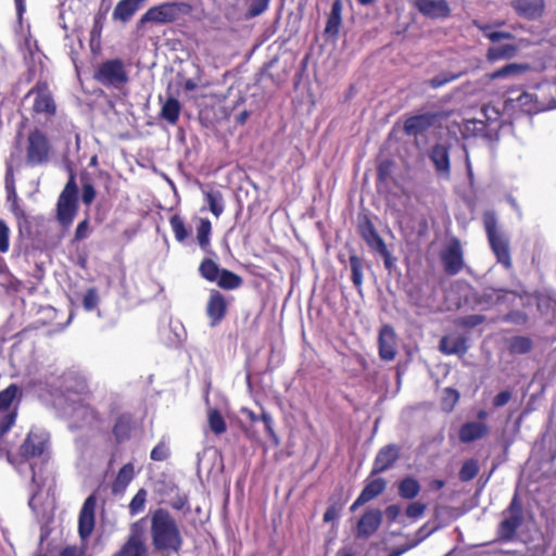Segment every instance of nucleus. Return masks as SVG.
<instances>
[{
	"label": "nucleus",
	"instance_id": "nucleus-13",
	"mask_svg": "<svg viewBox=\"0 0 556 556\" xmlns=\"http://www.w3.org/2000/svg\"><path fill=\"white\" fill-rule=\"evenodd\" d=\"M179 13V4L176 2H165L150 8L141 17V23L166 24L174 22Z\"/></svg>",
	"mask_w": 556,
	"mask_h": 556
},
{
	"label": "nucleus",
	"instance_id": "nucleus-53",
	"mask_svg": "<svg viewBox=\"0 0 556 556\" xmlns=\"http://www.w3.org/2000/svg\"><path fill=\"white\" fill-rule=\"evenodd\" d=\"M81 201L86 205H90L96 198V190L91 182L87 181L85 177H81Z\"/></svg>",
	"mask_w": 556,
	"mask_h": 556
},
{
	"label": "nucleus",
	"instance_id": "nucleus-16",
	"mask_svg": "<svg viewBox=\"0 0 556 556\" xmlns=\"http://www.w3.org/2000/svg\"><path fill=\"white\" fill-rule=\"evenodd\" d=\"M428 156L434 166L437 175L443 179H450V147L444 143H435L429 150Z\"/></svg>",
	"mask_w": 556,
	"mask_h": 556
},
{
	"label": "nucleus",
	"instance_id": "nucleus-64",
	"mask_svg": "<svg viewBox=\"0 0 556 556\" xmlns=\"http://www.w3.org/2000/svg\"><path fill=\"white\" fill-rule=\"evenodd\" d=\"M486 38L492 42H498L504 39H507V40L514 39L515 36H514V34H511L509 31H493V33H488Z\"/></svg>",
	"mask_w": 556,
	"mask_h": 556
},
{
	"label": "nucleus",
	"instance_id": "nucleus-50",
	"mask_svg": "<svg viewBox=\"0 0 556 556\" xmlns=\"http://www.w3.org/2000/svg\"><path fill=\"white\" fill-rule=\"evenodd\" d=\"M459 77H460V74L440 73L437 76H434L433 78H431L428 81V85L433 89H438V88L445 86L448 83L456 80Z\"/></svg>",
	"mask_w": 556,
	"mask_h": 556
},
{
	"label": "nucleus",
	"instance_id": "nucleus-2",
	"mask_svg": "<svg viewBox=\"0 0 556 556\" xmlns=\"http://www.w3.org/2000/svg\"><path fill=\"white\" fill-rule=\"evenodd\" d=\"M63 415L71 430H100L102 418L89 402V389L85 378L68 375L64 386Z\"/></svg>",
	"mask_w": 556,
	"mask_h": 556
},
{
	"label": "nucleus",
	"instance_id": "nucleus-12",
	"mask_svg": "<svg viewBox=\"0 0 556 556\" xmlns=\"http://www.w3.org/2000/svg\"><path fill=\"white\" fill-rule=\"evenodd\" d=\"M418 12L432 20H444L451 15V8L446 0H408Z\"/></svg>",
	"mask_w": 556,
	"mask_h": 556
},
{
	"label": "nucleus",
	"instance_id": "nucleus-51",
	"mask_svg": "<svg viewBox=\"0 0 556 556\" xmlns=\"http://www.w3.org/2000/svg\"><path fill=\"white\" fill-rule=\"evenodd\" d=\"M169 456L168 443L163 439L151 451L150 457L154 462L166 460Z\"/></svg>",
	"mask_w": 556,
	"mask_h": 556
},
{
	"label": "nucleus",
	"instance_id": "nucleus-20",
	"mask_svg": "<svg viewBox=\"0 0 556 556\" xmlns=\"http://www.w3.org/2000/svg\"><path fill=\"white\" fill-rule=\"evenodd\" d=\"M226 313L227 303L225 296L219 291L212 290L206 305V314L211 319V326H217L225 318Z\"/></svg>",
	"mask_w": 556,
	"mask_h": 556
},
{
	"label": "nucleus",
	"instance_id": "nucleus-8",
	"mask_svg": "<svg viewBox=\"0 0 556 556\" xmlns=\"http://www.w3.org/2000/svg\"><path fill=\"white\" fill-rule=\"evenodd\" d=\"M93 77L102 86L114 89H122L129 81L125 63L121 59L102 62L96 70Z\"/></svg>",
	"mask_w": 556,
	"mask_h": 556
},
{
	"label": "nucleus",
	"instance_id": "nucleus-52",
	"mask_svg": "<svg viewBox=\"0 0 556 556\" xmlns=\"http://www.w3.org/2000/svg\"><path fill=\"white\" fill-rule=\"evenodd\" d=\"M270 0H252L247 11L248 17H256L263 14L269 5Z\"/></svg>",
	"mask_w": 556,
	"mask_h": 556
},
{
	"label": "nucleus",
	"instance_id": "nucleus-37",
	"mask_svg": "<svg viewBox=\"0 0 556 556\" xmlns=\"http://www.w3.org/2000/svg\"><path fill=\"white\" fill-rule=\"evenodd\" d=\"M351 271H352V281L355 288L357 289L358 293H362V287H363V270H364V261L362 257L357 256L356 254L350 255L349 258Z\"/></svg>",
	"mask_w": 556,
	"mask_h": 556
},
{
	"label": "nucleus",
	"instance_id": "nucleus-26",
	"mask_svg": "<svg viewBox=\"0 0 556 556\" xmlns=\"http://www.w3.org/2000/svg\"><path fill=\"white\" fill-rule=\"evenodd\" d=\"M142 3V0H121L114 8L113 20L128 22L141 8Z\"/></svg>",
	"mask_w": 556,
	"mask_h": 556
},
{
	"label": "nucleus",
	"instance_id": "nucleus-47",
	"mask_svg": "<svg viewBox=\"0 0 556 556\" xmlns=\"http://www.w3.org/2000/svg\"><path fill=\"white\" fill-rule=\"evenodd\" d=\"M479 472L478 463L475 459L465 462L459 470V479L463 482L472 480Z\"/></svg>",
	"mask_w": 556,
	"mask_h": 556
},
{
	"label": "nucleus",
	"instance_id": "nucleus-46",
	"mask_svg": "<svg viewBox=\"0 0 556 556\" xmlns=\"http://www.w3.org/2000/svg\"><path fill=\"white\" fill-rule=\"evenodd\" d=\"M147 491L144 489L138 490L132 500L129 503V514L131 516H136L144 509V505L147 502Z\"/></svg>",
	"mask_w": 556,
	"mask_h": 556
},
{
	"label": "nucleus",
	"instance_id": "nucleus-44",
	"mask_svg": "<svg viewBox=\"0 0 556 556\" xmlns=\"http://www.w3.org/2000/svg\"><path fill=\"white\" fill-rule=\"evenodd\" d=\"M208 426L215 434H222L227 430L225 419L217 409H210Z\"/></svg>",
	"mask_w": 556,
	"mask_h": 556
},
{
	"label": "nucleus",
	"instance_id": "nucleus-40",
	"mask_svg": "<svg viewBox=\"0 0 556 556\" xmlns=\"http://www.w3.org/2000/svg\"><path fill=\"white\" fill-rule=\"evenodd\" d=\"M169 224L178 242L184 243L190 237L191 231L187 229L184 219L179 215H173L169 218Z\"/></svg>",
	"mask_w": 556,
	"mask_h": 556
},
{
	"label": "nucleus",
	"instance_id": "nucleus-61",
	"mask_svg": "<svg viewBox=\"0 0 556 556\" xmlns=\"http://www.w3.org/2000/svg\"><path fill=\"white\" fill-rule=\"evenodd\" d=\"M511 399V392L508 390L500 392L494 396L492 404L494 407L498 408L506 405Z\"/></svg>",
	"mask_w": 556,
	"mask_h": 556
},
{
	"label": "nucleus",
	"instance_id": "nucleus-29",
	"mask_svg": "<svg viewBox=\"0 0 556 556\" xmlns=\"http://www.w3.org/2000/svg\"><path fill=\"white\" fill-rule=\"evenodd\" d=\"M506 294H513V292L506 289H495L488 287L484 288L478 295L477 303L480 305L492 306L502 303Z\"/></svg>",
	"mask_w": 556,
	"mask_h": 556
},
{
	"label": "nucleus",
	"instance_id": "nucleus-32",
	"mask_svg": "<svg viewBox=\"0 0 556 556\" xmlns=\"http://www.w3.org/2000/svg\"><path fill=\"white\" fill-rule=\"evenodd\" d=\"M132 429V419L128 414H122L117 417L114 427L113 434L117 442H124L130 438Z\"/></svg>",
	"mask_w": 556,
	"mask_h": 556
},
{
	"label": "nucleus",
	"instance_id": "nucleus-33",
	"mask_svg": "<svg viewBox=\"0 0 556 556\" xmlns=\"http://www.w3.org/2000/svg\"><path fill=\"white\" fill-rule=\"evenodd\" d=\"M479 115V118L484 119L489 124V134L498 135L502 126L500 112L494 106L484 105Z\"/></svg>",
	"mask_w": 556,
	"mask_h": 556
},
{
	"label": "nucleus",
	"instance_id": "nucleus-21",
	"mask_svg": "<svg viewBox=\"0 0 556 556\" xmlns=\"http://www.w3.org/2000/svg\"><path fill=\"white\" fill-rule=\"evenodd\" d=\"M379 356L383 361H393L396 355V337L391 326L384 325L379 331Z\"/></svg>",
	"mask_w": 556,
	"mask_h": 556
},
{
	"label": "nucleus",
	"instance_id": "nucleus-7",
	"mask_svg": "<svg viewBox=\"0 0 556 556\" xmlns=\"http://www.w3.org/2000/svg\"><path fill=\"white\" fill-rule=\"evenodd\" d=\"M68 180L59 195L56 204V217L63 227L72 225L78 210V187L75 173L70 168Z\"/></svg>",
	"mask_w": 556,
	"mask_h": 556
},
{
	"label": "nucleus",
	"instance_id": "nucleus-11",
	"mask_svg": "<svg viewBox=\"0 0 556 556\" xmlns=\"http://www.w3.org/2000/svg\"><path fill=\"white\" fill-rule=\"evenodd\" d=\"M440 257L444 271L450 276L457 275L465 265L459 240L452 239L446 248L441 252Z\"/></svg>",
	"mask_w": 556,
	"mask_h": 556
},
{
	"label": "nucleus",
	"instance_id": "nucleus-45",
	"mask_svg": "<svg viewBox=\"0 0 556 556\" xmlns=\"http://www.w3.org/2000/svg\"><path fill=\"white\" fill-rule=\"evenodd\" d=\"M7 201L10 204V211L14 215V217L17 219L18 227L21 228L23 223L27 222V215L24 211V208L18 203V197L15 192V197L12 198L11 194H7Z\"/></svg>",
	"mask_w": 556,
	"mask_h": 556
},
{
	"label": "nucleus",
	"instance_id": "nucleus-34",
	"mask_svg": "<svg viewBox=\"0 0 556 556\" xmlns=\"http://www.w3.org/2000/svg\"><path fill=\"white\" fill-rule=\"evenodd\" d=\"M342 4L340 0H336L331 5V11L327 20L325 33L329 36H337L341 25Z\"/></svg>",
	"mask_w": 556,
	"mask_h": 556
},
{
	"label": "nucleus",
	"instance_id": "nucleus-19",
	"mask_svg": "<svg viewBox=\"0 0 556 556\" xmlns=\"http://www.w3.org/2000/svg\"><path fill=\"white\" fill-rule=\"evenodd\" d=\"M358 231L363 240L375 252L383 249L386 245L368 215H363L358 218Z\"/></svg>",
	"mask_w": 556,
	"mask_h": 556
},
{
	"label": "nucleus",
	"instance_id": "nucleus-5",
	"mask_svg": "<svg viewBox=\"0 0 556 556\" xmlns=\"http://www.w3.org/2000/svg\"><path fill=\"white\" fill-rule=\"evenodd\" d=\"M523 522V505L518 494L515 493L509 505L502 511V520L496 529V541L504 543L513 542Z\"/></svg>",
	"mask_w": 556,
	"mask_h": 556
},
{
	"label": "nucleus",
	"instance_id": "nucleus-17",
	"mask_svg": "<svg viewBox=\"0 0 556 556\" xmlns=\"http://www.w3.org/2000/svg\"><path fill=\"white\" fill-rule=\"evenodd\" d=\"M382 522V513L378 508L367 509L359 518L356 527V536L367 539L372 535Z\"/></svg>",
	"mask_w": 556,
	"mask_h": 556
},
{
	"label": "nucleus",
	"instance_id": "nucleus-43",
	"mask_svg": "<svg viewBox=\"0 0 556 556\" xmlns=\"http://www.w3.org/2000/svg\"><path fill=\"white\" fill-rule=\"evenodd\" d=\"M459 400V392L453 388H445L441 400V407L444 412L450 413L454 409Z\"/></svg>",
	"mask_w": 556,
	"mask_h": 556
},
{
	"label": "nucleus",
	"instance_id": "nucleus-22",
	"mask_svg": "<svg viewBox=\"0 0 556 556\" xmlns=\"http://www.w3.org/2000/svg\"><path fill=\"white\" fill-rule=\"evenodd\" d=\"M435 115L432 113H424L408 117L404 122V132L407 136H418L427 131L433 126Z\"/></svg>",
	"mask_w": 556,
	"mask_h": 556
},
{
	"label": "nucleus",
	"instance_id": "nucleus-23",
	"mask_svg": "<svg viewBox=\"0 0 556 556\" xmlns=\"http://www.w3.org/2000/svg\"><path fill=\"white\" fill-rule=\"evenodd\" d=\"M460 130L463 136L466 138L479 137L488 141H494L498 138V135L489 134V124L479 117L466 119Z\"/></svg>",
	"mask_w": 556,
	"mask_h": 556
},
{
	"label": "nucleus",
	"instance_id": "nucleus-25",
	"mask_svg": "<svg viewBox=\"0 0 556 556\" xmlns=\"http://www.w3.org/2000/svg\"><path fill=\"white\" fill-rule=\"evenodd\" d=\"M489 432L485 424L478 421L465 422L458 432V438L462 443H471L476 440L482 439Z\"/></svg>",
	"mask_w": 556,
	"mask_h": 556
},
{
	"label": "nucleus",
	"instance_id": "nucleus-39",
	"mask_svg": "<svg viewBox=\"0 0 556 556\" xmlns=\"http://www.w3.org/2000/svg\"><path fill=\"white\" fill-rule=\"evenodd\" d=\"M204 195L210 211L216 217H219L224 212V199L222 192L218 190H210L206 191Z\"/></svg>",
	"mask_w": 556,
	"mask_h": 556
},
{
	"label": "nucleus",
	"instance_id": "nucleus-49",
	"mask_svg": "<svg viewBox=\"0 0 556 556\" xmlns=\"http://www.w3.org/2000/svg\"><path fill=\"white\" fill-rule=\"evenodd\" d=\"M526 68H527V66H525V65L517 64V63H510V64H507V65L503 66L502 68L495 71L491 75V77L493 79L504 78V77H507V76H510V75L520 74Z\"/></svg>",
	"mask_w": 556,
	"mask_h": 556
},
{
	"label": "nucleus",
	"instance_id": "nucleus-24",
	"mask_svg": "<svg viewBox=\"0 0 556 556\" xmlns=\"http://www.w3.org/2000/svg\"><path fill=\"white\" fill-rule=\"evenodd\" d=\"M439 350L446 355L464 356L468 351V345L463 336H444L440 340Z\"/></svg>",
	"mask_w": 556,
	"mask_h": 556
},
{
	"label": "nucleus",
	"instance_id": "nucleus-38",
	"mask_svg": "<svg viewBox=\"0 0 556 556\" xmlns=\"http://www.w3.org/2000/svg\"><path fill=\"white\" fill-rule=\"evenodd\" d=\"M216 281L220 288L226 290H233L242 285V278L228 269H222Z\"/></svg>",
	"mask_w": 556,
	"mask_h": 556
},
{
	"label": "nucleus",
	"instance_id": "nucleus-31",
	"mask_svg": "<svg viewBox=\"0 0 556 556\" xmlns=\"http://www.w3.org/2000/svg\"><path fill=\"white\" fill-rule=\"evenodd\" d=\"M420 490L421 485L414 477H405L397 482V494L403 500H414Z\"/></svg>",
	"mask_w": 556,
	"mask_h": 556
},
{
	"label": "nucleus",
	"instance_id": "nucleus-15",
	"mask_svg": "<svg viewBox=\"0 0 556 556\" xmlns=\"http://www.w3.org/2000/svg\"><path fill=\"white\" fill-rule=\"evenodd\" d=\"M97 496L90 494L84 502L78 518V533L83 540L89 538L94 529Z\"/></svg>",
	"mask_w": 556,
	"mask_h": 556
},
{
	"label": "nucleus",
	"instance_id": "nucleus-14",
	"mask_svg": "<svg viewBox=\"0 0 556 556\" xmlns=\"http://www.w3.org/2000/svg\"><path fill=\"white\" fill-rule=\"evenodd\" d=\"M400 446L396 444H388L381 447L374 459L370 477H375L393 468L400 458Z\"/></svg>",
	"mask_w": 556,
	"mask_h": 556
},
{
	"label": "nucleus",
	"instance_id": "nucleus-6",
	"mask_svg": "<svg viewBox=\"0 0 556 556\" xmlns=\"http://www.w3.org/2000/svg\"><path fill=\"white\" fill-rule=\"evenodd\" d=\"M484 230L496 260L506 269L511 267L509 241L507 237L497 229V216L493 211L483 214Z\"/></svg>",
	"mask_w": 556,
	"mask_h": 556
},
{
	"label": "nucleus",
	"instance_id": "nucleus-57",
	"mask_svg": "<svg viewBox=\"0 0 556 556\" xmlns=\"http://www.w3.org/2000/svg\"><path fill=\"white\" fill-rule=\"evenodd\" d=\"M392 173V162L382 161L377 168V178L379 182H386Z\"/></svg>",
	"mask_w": 556,
	"mask_h": 556
},
{
	"label": "nucleus",
	"instance_id": "nucleus-1",
	"mask_svg": "<svg viewBox=\"0 0 556 556\" xmlns=\"http://www.w3.org/2000/svg\"><path fill=\"white\" fill-rule=\"evenodd\" d=\"M18 392L16 384H10L0 392V458L5 455L16 472L30 480L28 505L33 508L35 497L47 480L49 434L42 430H30L17 452L10 450L11 444L4 435L16 419V408H12V403Z\"/></svg>",
	"mask_w": 556,
	"mask_h": 556
},
{
	"label": "nucleus",
	"instance_id": "nucleus-35",
	"mask_svg": "<svg viewBox=\"0 0 556 556\" xmlns=\"http://www.w3.org/2000/svg\"><path fill=\"white\" fill-rule=\"evenodd\" d=\"M181 105L176 98H168L162 105L161 117L170 125H175L180 115Z\"/></svg>",
	"mask_w": 556,
	"mask_h": 556
},
{
	"label": "nucleus",
	"instance_id": "nucleus-18",
	"mask_svg": "<svg viewBox=\"0 0 556 556\" xmlns=\"http://www.w3.org/2000/svg\"><path fill=\"white\" fill-rule=\"evenodd\" d=\"M510 5L520 17L529 21L539 20L545 10L544 0H513Z\"/></svg>",
	"mask_w": 556,
	"mask_h": 556
},
{
	"label": "nucleus",
	"instance_id": "nucleus-55",
	"mask_svg": "<svg viewBox=\"0 0 556 556\" xmlns=\"http://www.w3.org/2000/svg\"><path fill=\"white\" fill-rule=\"evenodd\" d=\"M426 508V504L421 502H412L406 507L405 514L410 519H418L424 516Z\"/></svg>",
	"mask_w": 556,
	"mask_h": 556
},
{
	"label": "nucleus",
	"instance_id": "nucleus-63",
	"mask_svg": "<svg viewBox=\"0 0 556 556\" xmlns=\"http://www.w3.org/2000/svg\"><path fill=\"white\" fill-rule=\"evenodd\" d=\"M484 321V316L482 315H469L462 319V325L464 327L473 328Z\"/></svg>",
	"mask_w": 556,
	"mask_h": 556
},
{
	"label": "nucleus",
	"instance_id": "nucleus-60",
	"mask_svg": "<svg viewBox=\"0 0 556 556\" xmlns=\"http://www.w3.org/2000/svg\"><path fill=\"white\" fill-rule=\"evenodd\" d=\"M533 100H534V96L529 92H521L516 99L518 105L527 112L532 111Z\"/></svg>",
	"mask_w": 556,
	"mask_h": 556
},
{
	"label": "nucleus",
	"instance_id": "nucleus-28",
	"mask_svg": "<svg viewBox=\"0 0 556 556\" xmlns=\"http://www.w3.org/2000/svg\"><path fill=\"white\" fill-rule=\"evenodd\" d=\"M135 478V466L131 463L125 464L117 472L112 483V493L122 494Z\"/></svg>",
	"mask_w": 556,
	"mask_h": 556
},
{
	"label": "nucleus",
	"instance_id": "nucleus-58",
	"mask_svg": "<svg viewBox=\"0 0 556 556\" xmlns=\"http://www.w3.org/2000/svg\"><path fill=\"white\" fill-rule=\"evenodd\" d=\"M90 233V226L88 218H85L83 222H80L77 225V228L75 230L74 240L75 241H81L86 238H88Z\"/></svg>",
	"mask_w": 556,
	"mask_h": 556
},
{
	"label": "nucleus",
	"instance_id": "nucleus-42",
	"mask_svg": "<svg viewBox=\"0 0 556 556\" xmlns=\"http://www.w3.org/2000/svg\"><path fill=\"white\" fill-rule=\"evenodd\" d=\"M532 340L528 337L517 336L510 340L509 349L513 353L526 354L532 350Z\"/></svg>",
	"mask_w": 556,
	"mask_h": 556
},
{
	"label": "nucleus",
	"instance_id": "nucleus-4",
	"mask_svg": "<svg viewBox=\"0 0 556 556\" xmlns=\"http://www.w3.org/2000/svg\"><path fill=\"white\" fill-rule=\"evenodd\" d=\"M52 147L47 135L35 128L30 130L23 143L22 131H18L15 136L14 150L11 153V160H17L20 154L24 153V159L20 160V163H24L28 167L45 166L50 162Z\"/></svg>",
	"mask_w": 556,
	"mask_h": 556
},
{
	"label": "nucleus",
	"instance_id": "nucleus-62",
	"mask_svg": "<svg viewBox=\"0 0 556 556\" xmlns=\"http://www.w3.org/2000/svg\"><path fill=\"white\" fill-rule=\"evenodd\" d=\"M4 184H5L7 194H11V197L14 198L16 190H15V182H14V177H13L11 167H8V169H7Z\"/></svg>",
	"mask_w": 556,
	"mask_h": 556
},
{
	"label": "nucleus",
	"instance_id": "nucleus-36",
	"mask_svg": "<svg viewBox=\"0 0 556 556\" xmlns=\"http://www.w3.org/2000/svg\"><path fill=\"white\" fill-rule=\"evenodd\" d=\"M212 224L206 218H200L197 227V240L204 252H210Z\"/></svg>",
	"mask_w": 556,
	"mask_h": 556
},
{
	"label": "nucleus",
	"instance_id": "nucleus-41",
	"mask_svg": "<svg viewBox=\"0 0 556 556\" xmlns=\"http://www.w3.org/2000/svg\"><path fill=\"white\" fill-rule=\"evenodd\" d=\"M220 270L222 269L219 268L217 263H215L211 258H204L199 267L200 275L211 282L217 280Z\"/></svg>",
	"mask_w": 556,
	"mask_h": 556
},
{
	"label": "nucleus",
	"instance_id": "nucleus-27",
	"mask_svg": "<svg viewBox=\"0 0 556 556\" xmlns=\"http://www.w3.org/2000/svg\"><path fill=\"white\" fill-rule=\"evenodd\" d=\"M387 488V481L383 478H374L369 476L366 484L358 495V502H370L379 496Z\"/></svg>",
	"mask_w": 556,
	"mask_h": 556
},
{
	"label": "nucleus",
	"instance_id": "nucleus-54",
	"mask_svg": "<svg viewBox=\"0 0 556 556\" xmlns=\"http://www.w3.org/2000/svg\"><path fill=\"white\" fill-rule=\"evenodd\" d=\"M10 248V228L8 224L0 218V252L7 253Z\"/></svg>",
	"mask_w": 556,
	"mask_h": 556
},
{
	"label": "nucleus",
	"instance_id": "nucleus-48",
	"mask_svg": "<svg viewBox=\"0 0 556 556\" xmlns=\"http://www.w3.org/2000/svg\"><path fill=\"white\" fill-rule=\"evenodd\" d=\"M83 307L87 312H91L96 309L100 303V295L96 288L87 289L86 293L83 296Z\"/></svg>",
	"mask_w": 556,
	"mask_h": 556
},
{
	"label": "nucleus",
	"instance_id": "nucleus-3",
	"mask_svg": "<svg viewBox=\"0 0 556 556\" xmlns=\"http://www.w3.org/2000/svg\"><path fill=\"white\" fill-rule=\"evenodd\" d=\"M151 543L155 552L177 554L182 547L184 539L175 518L164 508L150 514Z\"/></svg>",
	"mask_w": 556,
	"mask_h": 556
},
{
	"label": "nucleus",
	"instance_id": "nucleus-59",
	"mask_svg": "<svg viewBox=\"0 0 556 556\" xmlns=\"http://www.w3.org/2000/svg\"><path fill=\"white\" fill-rule=\"evenodd\" d=\"M342 510V504H332L330 505L324 514V522L336 521L340 517V513Z\"/></svg>",
	"mask_w": 556,
	"mask_h": 556
},
{
	"label": "nucleus",
	"instance_id": "nucleus-9",
	"mask_svg": "<svg viewBox=\"0 0 556 556\" xmlns=\"http://www.w3.org/2000/svg\"><path fill=\"white\" fill-rule=\"evenodd\" d=\"M25 97H34V113L43 114L48 117L55 114L56 105L47 81L38 80Z\"/></svg>",
	"mask_w": 556,
	"mask_h": 556
},
{
	"label": "nucleus",
	"instance_id": "nucleus-56",
	"mask_svg": "<svg viewBox=\"0 0 556 556\" xmlns=\"http://www.w3.org/2000/svg\"><path fill=\"white\" fill-rule=\"evenodd\" d=\"M260 419H261V421H263L265 431L269 435V438L273 440V443L275 445H278L279 438L273 428V418H271L270 414L263 412L262 415L260 416Z\"/></svg>",
	"mask_w": 556,
	"mask_h": 556
},
{
	"label": "nucleus",
	"instance_id": "nucleus-30",
	"mask_svg": "<svg viewBox=\"0 0 556 556\" xmlns=\"http://www.w3.org/2000/svg\"><path fill=\"white\" fill-rule=\"evenodd\" d=\"M519 48L516 45L505 43L490 47L486 51L488 61L495 62L500 60H509L516 56Z\"/></svg>",
	"mask_w": 556,
	"mask_h": 556
},
{
	"label": "nucleus",
	"instance_id": "nucleus-10",
	"mask_svg": "<svg viewBox=\"0 0 556 556\" xmlns=\"http://www.w3.org/2000/svg\"><path fill=\"white\" fill-rule=\"evenodd\" d=\"M143 521L144 518L131 525L127 541L113 556H148V548L143 541Z\"/></svg>",
	"mask_w": 556,
	"mask_h": 556
}]
</instances>
